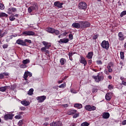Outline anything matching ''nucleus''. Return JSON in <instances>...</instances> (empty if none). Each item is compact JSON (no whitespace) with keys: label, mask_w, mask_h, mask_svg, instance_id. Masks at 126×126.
I'll use <instances>...</instances> for the list:
<instances>
[{"label":"nucleus","mask_w":126,"mask_h":126,"mask_svg":"<svg viewBox=\"0 0 126 126\" xmlns=\"http://www.w3.org/2000/svg\"><path fill=\"white\" fill-rule=\"evenodd\" d=\"M93 78H94L95 82H100V81H102L103 79H104V75L98 74L97 76H93Z\"/></svg>","instance_id":"f257e3e1"},{"label":"nucleus","mask_w":126,"mask_h":126,"mask_svg":"<svg viewBox=\"0 0 126 126\" xmlns=\"http://www.w3.org/2000/svg\"><path fill=\"white\" fill-rule=\"evenodd\" d=\"M78 8L81 10H86L87 4L84 1H81L79 3Z\"/></svg>","instance_id":"f03ea898"},{"label":"nucleus","mask_w":126,"mask_h":126,"mask_svg":"<svg viewBox=\"0 0 126 126\" xmlns=\"http://www.w3.org/2000/svg\"><path fill=\"white\" fill-rule=\"evenodd\" d=\"M14 117V114H12L11 113H5L4 116V119L5 121H8V120H12Z\"/></svg>","instance_id":"7ed1b4c3"},{"label":"nucleus","mask_w":126,"mask_h":126,"mask_svg":"<svg viewBox=\"0 0 126 126\" xmlns=\"http://www.w3.org/2000/svg\"><path fill=\"white\" fill-rule=\"evenodd\" d=\"M101 46L103 49H105V50H109L110 47V44H109V41L103 40L101 44Z\"/></svg>","instance_id":"20e7f679"},{"label":"nucleus","mask_w":126,"mask_h":126,"mask_svg":"<svg viewBox=\"0 0 126 126\" xmlns=\"http://www.w3.org/2000/svg\"><path fill=\"white\" fill-rule=\"evenodd\" d=\"M36 8H38V4H37V3H34L32 6L28 8V11L29 13H31L32 11H34V10H36Z\"/></svg>","instance_id":"39448f33"},{"label":"nucleus","mask_w":126,"mask_h":126,"mask_svg":"<svg viewBox=\"0 0 126 126\" xmlns=\"http://www.w3.org/2000/svg\"><path fill=\"white\" fill-rule=\"evenodd\" d=\"M85 109L87 110V111L91 112L92 111H95V110H96V107L94 106H91L90 105H87L85 106Z\"/></svg>","instance_id":"423d86ee"},{"label":"nucleus","mask_w":126,"mask_h":126,"mask_svg":"<svg viewBox=\"0 0 126 126\" xmlns=\"http://www.w3.org/2000/svg\"><path fill=\"white\" fill-rule=\"evenodd\" d=\"M46 98L47 97L45 95H42L40 96H37L36 97V100L38 101V103H43V102H44L46 100Z\"/></svg>","instance_id":"0eeeda50"},{"label":"nucleus","mask_w":126,"mask_h":126,"mask_svg":"<svg viewBox=\"0 0 126 126\" xmlns=\"http://www.w3.org/2000/svg\"><path fill=\"white\" fill-rule=\"evenodd\" d=\"M81 24V27L82 28H86L90 27V23L88 22H80Z\"/></svg>","instance_id":"6e6552de"},{"label":"nucleus","mask_w":126,"mask_h":126,"mask_svg":"<svg viewBox=\"0 0 126 126\" xmlns=\"http://www.w3.org/2000/svg\"><path fill=\"white\" fill-rule=\"evenodd\" d=\"M114 66V64L112 62H110L108 63L107 66V68L108 70V72H113V69H112V67Z\"/></svg>","instance_id":"1a4fd4ad"},{"label":"nucleus","mask_w":126,"mask_h":126,"mask_svg":"<svg viewBox=\"0 0 126 126\" xmlns=\"http://www.w3.org/2000/svg\"><path fill=\"white\" fill-rule=\"evenodd\" d=\"M51 126H63V123L61 121L53 122L50 123Z\"/></svg>","instance_id":"9d476101"},{"label":"nucleus","mask_w":126,"mask_h":126,"mask_svg":"<svg viewBox=\"0 0 126 126\" xmlns=\"http://www.w3.org/2000/svg\"><path fill=\"white\" fill-rule=\"evenodd\" d=\"M29 76V77H32V73L27 71L25 72V73L24 74V78L25 79V80H27V78Z\"/></svg>","instance_id":"9b49d317"},{"label":"nucleus","mask_w":126,"mask_h":126,"mask_svg":"<svg viewBox=\"0 0 126 126\" xmlns=\"http://www.w3.org/2000/svg\"><path fill=\"white\" fill-rule=\"evenodd\" d=\"M63 2L61 3L59 1H55L54 2L55 6H56V7H58L59 8H63Z\"/></svg>","instance_id":"f8f14e48"},{"label":"nucleus","mask_w":126,"mask_h":126,"mask_svg":"<svg viewBox=\"0 0 126 126\" xmlns=\"http://www.w3.org/2000/svg\"><path fill=\"white\" fill-rule=\"evenodd\" d=\"M17 44L18 45H21V46H26V43L24 41V40H22L21 39H18L16 41Z\"/></svg>","instance_id":"ddd939ff"},{"label":"nucleus","mask_w":126,"mask_h":126,"mask_svg":"<svg viewBox=\"0 0 126 126\" xmlns=\"http://www.w3.org/2000/svg\"><path fill=\"white\" fill-rule=\"evenodd\" d=\"M77 110L72 109L70 110H68L67 112V115H69V116H72L73 115H74V114H76L77 113Z\"/></svg>","instance_id":"4468645a"},{"label":"nucleus","mask_w":126,"mask_h":126,"mask_svg":"<svg viewBox=\"0 0 126 126\" xmlns=\"http://www.w3.org/2000/svg\"><path fill=\"white\" fill-rule=\"evenodd\" d=\"M42 44H43L44 46H45L44 47L45 49H50V47H51V43H49L47 41H43Z\"/></svg>","instance_id":"2eb2a0df"},{"label":"nucleus","mask_w":126,"mask_h":126,"mask_svg":"<svg viewBox=\"0 0 126 126\" xmlns=\"http://www.w3.org/2000/svg\"><path fill=\"white\" fill-rule=\"evenodd\" d=\"M105 99L107 101H110L112 99V94L111 93H108L105 95Z\"/></svg>","instance_id":"dca6fc26"},{"label":"nucleus","mask_w":126,"mask_h":126,"mask_svg":"<svg viewBox=\"0 0 126 126\" xmlns=\"http://www.w3.org/2000/svg\"><path fill=\"white\" fill-rule=\"evenodd\" d=\"M72 27H74V28H77V29L80 28L81 27V25L80 24V22L79 23H75L72 24Z\"/></svg>","instance_id":"f3484780"},{"label":"nucleus","mask_w":126,"mask_h":126,"mask_svg":"<svg viewBox=\"0 0 126 126\" xmlns=\"http://www.w3.org/2000/svg\"><path fill=\"white\" fill-rule=\"evenodd\" d=\"M69 41V39H68V38H64L61 39L58 42L59 43H64L65 44H66V43H68Z\"/></svg>","instance_id":"a211bd4d"},{"label":"nucleus","mask_w":126,"mask_h":126,"mask_svg":"<svg viewBox=\"0 0 126 126\" xmlns=\"http://www.w3.org/2000/svg\"><path fill=\"white\" fill-rule=\"evenodd\" d=\"M23 35L25 36H34L35 33L34 32H23Z\"/></svg>","instance_id":"6ab92c4d"},{"label":"nucleus","mask_w":126,"mask_h":126,"mask_svg":"<svg viewBox=\"0 0 126 126\" xmlns=\"http://www.w3.org/2000/svg\"><path fill=\"white\" fill-rule=\"evenodd\" d=\"M17 10L16 8L12 7L8 9L7 13L8 14H11L12 12H15Z\"/></svg>","instance_id":"aec40b11"},{"label":"nucleus","mask_w":126,"mask_h":126,"mask_svg":"<svg viewBox=\"0 0 126 126\" xmlns=\"http://www.w3.org/2000/svg\"><path fill=\"white\" fill-rule=\"evenodd\" d=\"M81 63H83L84 65H86L87 64V62H86V60H85V58L81 57V60L80 61Z\"/></svg>","instance_id":"412c9836"},{"label":"nucleus","mask_w":126,"mask_h":126,"mask_svg":"<svg viewBox=\"0 0 126 126\" xmlns=\"http://www.w3.org/2000/svg\"><path fill=\"white\" fill-rule=\"evenodd\" d=\"M102 118L103 119H109L110 118V114L108 112L103 113Z\"/></svg>","instance_id":"4be33fe9"},{"label":"nucleus","mask_w":126,"mask_h":126,"mask_svg":"<svg viewBox=\"0 0 126 126\" xmlns=\"http://www.w3.org/2000/svg\"><path fill=\"white\" fill-rule=\"evenodd\" d=\"M21 104H22V105H23V106H29V105H30V102H29V101H27V100H23L22 101H21Z\"/></svg>","instance_id":"5701e85b"},{"label":"nucleus","mask_w":126,"mask_h":126,"mask_svg":"<svg viewBox=\"0 0 126 126\" xmlns=\"http://www.w3.org/2000/svg\"><path fill=\"white\" fill-rule=\"evenodd\" d=\"M45 31H47V32H56V30L54 28L48 27L46 28Z\"/></svg>","instance_id":"b1692460"},{"label":"nucleus","mask_w":126,"mask_h":126,"mask_svg":"<svg viewBox=\"0 0 126 126\" xmlns=\"http://www.w3.org/2000/svg\"><path fill=\"white\" fill-rule=\"evenodd\" d=\"M118 36L119 37V40H121V41H123V40L125 39V36L124 35V34H123L122 32H120L118 33Z\"/></svg>","instance_id":"393cba45"},{"label":"nucleus","mask_w":126,"mask_h":126,"mask_svg":"<svg viewBox=\"0 0 126 126\" xmlns=\"http://www.w3.org/2000/svg\"><path fill=\"white\" fill-rule=\"evenodd\" d=\"M74 108H77V109H82V104L80 103H75L74 104Z\"/></svg>","instance_id":"a878e982"},{"label":"nucleus","mask_w":126,"mask_h":126,"mask_svg":"<svg viewBox=\"0 0 126 126\" xmlns=\"http://www.w3.org/2000/svg\"><path fill=\"white\" fill-rule=\"evenodd\" d=\"M9 87V86H8L1 87L0 88V91H1V92H4Z\"/></svg>","instance_id":"bb28decb"},{"label":"nucleus","mask_w":126,"mask_h":126,"mask_svg":"<svg viewBox=\"0 0 126 126\" xmlns=\"http://www.w3.org/2000/svg\"><path fill=\"white\" fill-rule=\"evenodd\" d=\"M93 57V52H89L87 56V58H88V59H92Z\"/></svg>","instance_id":"cd10ccee"},{"label":"nucleus","mask_w":126,"mask_h":126,"mask_svg":"<svg viewBox=\"0 0 126 126\" xmlns=\"http://www.w3.org/2000/svg\"><path fill=\"white\" fill-rule=\"evenodd\" d=\"M30 63V60L29 59H26L23 61V63L24 64H27Z\"/></svg>","instance_id":"c85d7f7f"},{"label":"nucleus","mask_w":126,"mask_h":126,"mask_svg":"<svg viewBox=\"0 0 126 126\" xmlns=\"http://www.w3.org/2000/svg\"><path fill=\"white\" fill-rule=\"evenodd\" d=\"M33 92H34V89H31L28 92V95H33Z\"/></svg>","instance_id":"c756f323"},{"label":"nucleus","mask_w":126,"mask_h":126,"mask_svg":"<svg viewBox=\"0 0 126 126\" xmlns=\"http://www.w3.org/2000/svg\"><path fill=\"white\" fill-rule=\"evenodd\" d=\"M46 48H41V51L42 53H46V54H49V50H47L46 49Z\"/></svg>","instance_id":"7c9ffc66"},{"label":"nucleus","mask_w":126,"mask_h":126,"mask_svg":"<svg viewBox=\"0 0 126 126\" xmlns=\"http://www.w3.org/2000/svg\"><path fill=\"white\" fill-rule=\"evenodd\" d=\"M60 63L62 65H63V64H64V63H65V59H64L63 58H62L60 60Z\"/></svg>","instance_id":"2f4dec72"},{"label":"nucleus","mask_w":126,"mask_h":126,"mask_svg":"<svg viewBox=\"0 0 126 126\" xmlns=\"http://www.w3.org/2000/svg\"><path fill=\"white\" fill-rule=\"evenodd\" d=\"M7 16H8V15L5 13H0V17H7Z\"/></svg>","instance_id":"473e14b6"},{"label":"nucleus","mask_w":126,"mask_h":126,"mask_svg":"<svg viewBox=\"0 0 126 126\" xmlns=\"http://www.w3.org/2000/svg\"><path fill=\"white\" fill-rule=\"evenodd\" d=\"M120 58L121 59V60H124V59H125V55H124V52H120Z\"/></svg>","instance_id":"72a5a7b5"},{"label":"nucleus","mask_w":126,"mask_h":126,"mask_svg":"<svg viewBox=\"0 0 126 126\" xmlns=\"http://www.w3.org/2000/svg\"><path fill=\"white\" fill-rule=\"evenodd\" d=\"M89 123H88L87 122H85L81 124V126H89Z\"/></svg>","instance_id":"f704fd0d"},{"label":"nucleus","mask_w":126,"mask_h":126,"mask_svg":"<svg viewBox=\"0 0 126 126\" xmlns=\"http://www.w3.org/2000/svg\"><path fill=\"white\" fill-rule=\"evenodd\" d=\"M66 86L65 83L62 84L60 86H59V88H64Z\"/></svg>","instance_id":"c9c22d12"},{"label":"nucleus","mask_w":126,"mask_h":126,"mask_svg":"<svg viewBox=\"0 0 126 126\" xmlns=\"http://www.w3.org/2000/svg\"><path fill=\"white\" fill-rule=\"evenodd\" d=\"M70 92H71L73 94H76V93H77V92H78V91H76L75 90H74L73 89H71L70 90Z\"/></svg>","instance_id":"e433bc0d"},{"label":"nucleus","mask_w":126,"mask_h":126,"mask_svg":"<svg viewBox=\"0 0 126 126\" xmlns=\"http://www.w3.org/2000/svg\"><path fill=\"white\" fill-rule=\"evenodd\" d=\"M78 117H79V113H75L74 115L73 116V118L74 119H76V118H78Z\"/></svg>","instance_id":"4c0bfd02"},{"label":"nucleus","mask_w":126,"mask_h":126,"mask_svg":"<svg viewBox=\"0 0 126 126\" xmlns=\"http://www.w3.org/2000/svg\"><path fill=\"white\" fill-rule=\"evenodd\" d=\"M126 15V10L123 11L122 12H121V14H120V16L121 17H123L124 16Z\"/></svg>","instance_id":"58836bf2"},{"label":"nucleus","mask_w":126,"mask_h":126,"mask_svg":"<svg viewBox=\"0 0 126 126\" xmlns=\"http://www.w3.org/2000/svg\"><path fill=\"white\" fill-rule=\"evenodd\" d=\"M0 9H1L2 10L4 9V5L1 3H0Z\"/></svg>","instance_id":"ea45409f"},{"label":"nucleus","mask_w":126,"mask_h":126,"mask_svg":"<svg viewBox=\"0 0 126 126\" xmlns=\"http://www.w3.org/2000/svg\"><path fill=\"white\" fill-rule=\"evenodd\" d=\"M97 91L98 89L96 87L94 88L92 90L93 93H96V92H97Z\"/></svg>","instance_id":"a19ab883"},{"label":"nucleus","mask_w":126,"mask_h":126,"mask_svg":"<svg viewBox=\"0 0 126 126\" xmlns=\"http://www.w3.org/2000/svg\"><path fill=\"white\" fill-rule=\"evenodd\" d=\"M18 125L19 126H22V125H23V121L20 120L18 123Z\"/></svg>","instance_id":"79ce46f5"},{"label":"nucleus","mask_w":126,"mask_h":126,"mask_svg":"<svg viewBox=\"0 0 126 126\" xmlns=\"http://www.w3.org/2000/svg\"><path fill=\"white\" fill-rule=\"evenodd\" d=\"M24 42L25 43L27 42L29 43V44H31V43H32V41L30 39H25Z\"/></svg>","instance_id":"37998d69"},{"label":"nucleus","mask_w":126,"mask_h":126,"mask_svg":"<svg viewBox=\"0 0 126 126\" xmlns=\"http://www.w3.org/2000/svg\"><path fill=\"white\" fill-rule=\"evenodd\" d=\"M108 88L110 90H112V89H113L114 88V86H113L112 85H109L108 87Z\"/></svg>","instance_id":"c03bdc74"},{"label":"nucleus","mask_w":126,"mask_h":126,"mask_svg":"<svg viewBox=\"0 0 126 126\" xmlns=\"http://www.w3.org/2000/svg\"><path fill=\"white\" fill-rule=\"evenodd\" d=\"M9 19L11 21H13L14 20H15V18H14V16H11L9 17Z\"/></svg>","instance_id":"a18cd8bd"},{"label":"nucleus","mask_w":126,"mask_h":126,"mask_svg":"<svg viewBox=\"0 0 126 126\" xmlns=\"http://www.w3.org/2000/svg\"><path fill=\"white\" fill-rule=\"evenodd\" d=\"M104 72L107 75H109V72L108 70H107V69H105Z\"/></svg>","instance_id":"49530a36"},{"label":"nucleus","mask_w":126,"mask_h":126,"mask_svg":"<svg viewBox=\"0 0 126 126\" xmlns=\"http://www.w3.org/2000/svg\"><path fill=\"white\" fill-rule=\"evenodd\" d=\"M20 67H21L22 68H25L27 67V66L25 64H22L20 65Z\"/></svg>","instance_id":"de8ad7c7"},{"label":"nucleus","mask_w":126,"mask_h":126,"mask_svg":"<svg viewBox=\"0 0 126 126\" xmlns=\"http://www.w3.org/2000/svg\"><path fill=\"white\" fill-rule=\"evenodd\" d=\"M2 78H4L3 73L0 74V79H2Z\"/></svg>","instance_id":"09e8293b"},{"label":"nucleus","mask_w":126,"mask_h":126,"mask_svg":"<svg viewBox=\"0 0 126 126\" xmlns=\"http://www.w3.org/2000/svg\"><path fill=\"white\" fill-rule=\"evenodd\" d=\"M66 34H67L66 32H65V33H62V34H61V35H59V36H58V37H59V38H63V35H66Z\"/></svg>","instance_id":"8fccbe9b"},{"label":"nucleus","mask_w":126,"mask_h":126,"mask_svg":"<svg viewBox=\"0 0 126 126\" xmlns=\"http://www.w3.org/2000/svg\"><path fill=\"white\" fill-rule=\"evenodd\" d=\"M98 34H95L94 35L93 37V39H94V40H96V39H97V38H98Z\"/></svg>","instance_id":"3c124183"},{"label":"nucleus","mask_w":126,"mask_h":126,"mask_svg":"<svg viewBox=\"0 0 126 126\" xmlns=\"http://www.w3.org/2000/svg\"><path fill=\"white\" fill-rule=\"evenodd\" d=\"M69 39H70V40L73 39V35L72 34L69 35Z\"/></svg>","instance_id":"603ef678"},{"label":"nucleus","mask_w":126,"mask_h":126,"mask_svg":"<svg viewBox=\"0 0 126 126\" xmlns=\"http://www.w3.org/2000/svg\"><path fill=\"white\" fill-rule=\"evenodd\" d=\"M15 119H17L18 120H19L21 119V116L20 115H16L15 116Z\"/></svg>","instance_id":"864d4df0"},{"label":"nucleus","mask_w":126,"mask_h":126,"mask_svg":"<svg viewBox=\"0 0 126 126\" xmlns=\"http://www.w3.org/2000/svg\"><path fill=\"white\" fill-rule=\"evenodd\" d=\"M74 53H73V52H70L69 53V59H70V58H71V57H72V55H74Z\"/></svg>","instance_id":"5fc2aeb1"},{"label":"nucleus","mask_w":126,"mask_h":126,"mask_svg":"<svg viewBox=\"0 0 126 126\" xmlns=\"http://www.w3.org/2000/svg\"><path fill=\"white\" fill-rule=\"evenodd\" d=\"M7 47H8V45H7V44H3L2 45V48L3 49H6L7 48Z\"/></svg>","instance_id":"6e6d98bb"},{"label":"nucleus","mask_w":126,"mask_h":126,"mask_svg":"<svg viewBox=\"0 0 126 126\" xmlns=\"http://www.w3.org/2000/svg\"><path fill=\"white\" fill-rule=\"evenodd\" d=\"M97 64H102V61L98 60L96 61Z\"/></svg>","instance_id":"4d7b16f0"},{"label":"nucleus","mask_w":126,"mask_h":126,"mask_svg":"<svg viewBox=\"0 0 126 126\" xmlns=\"http://www.w3.org/2000/svg\"><path fill=\"white\" fill-rule=\"evenodd\" d=\"M3 74H4V77L8 76V73L4 72L3 73Z\"/></svg>","instance_id":"13d9d810"},{"label":"nucleus","mask_w":126,"mask_h":126,"mask_svg":"<svg viewBox=\"0 0 126 126\" xmlns=\"http://www.w3.org/2000/svg\"><path fill=\"white\" fill-rule=\"evenodd\" d=\"M4 35V33H1V32H0V38H2Z\"/></svg>","instance_id":"bf43d9fd"},{"label":"nucleus","mask_w":126,"mask_h":126,"mask_svg":"<svg viewBox=\"0 0 126 126\" xmlns=\"http://www.w3.org/2000/svg\"><path fill=\"white\" fill-rule=\"evenodd\" d=\"M63 106L64 107V108H67V107H68V104H63Z\"/></svg>","instance_id":"052dcab7"},{"label":"nucleus","mask_w":126,"mask_h":126,"mask_svg":"<svg viewBox=\"0 0 126 126\" xmlns=\"http://www.w3.org/2000/svg\"><path fill=\"white\" fill-rule=\"evenodd\" d=\"M122 125H123V126H125V125H126V120H124V121H123V122H122Z\"/></svg>","instance_id":"680f3d73"},{"label":"nucleus","mask_w":126,"mask_h":126,"mask_svg":"<svg viewBox=\"0 0 126 126\" xmlns=\"http://www.w3.org/2000/svg\"><path fill=\"white\" fill-rule=\"evenodd\" d=\"M53 89H56V90H58L59 89V86H56L53 87Z\"/></svg>","instance_id":"e2e57ef3"},{"label":"nucleus","mask_w":126,"mask_h":126,"mask_svg":"<svg viewBox=\"0 0 126 126\" xmlns=\"http://www.w3.org/2000/svg\"><path fill=\"white\" fill-rule=\"evenodd\" d=\"M63 81L62 80L58 81V83H59V84H61V83H63Z\"/></svg>","instance_id":"0e129e2a"},{"label":"nucleus","mask_w":126,"mask_h":126,"mask_svg":"<svg viewBox=\"0 0 126 126\" xmlns=\"http://www.w3.org/2000/svg\"><path fill=\"white\" fill-rule=\"evenodd\" d=\"M122 84H123V85H125V86H126V82L125 81H122Z\"/></svg>","instance_id":"69168bd1"},{"label":"nucleus","mask_w":126,"mask_h":126,"mask_svg":"<svg viewBox=\"0 0 126 126\" xmlns=\"http://www.w3.org/2000/svg\"><path fill=\"white\" fill-rule=\"evenodd\" d=\"M108 78H109V79H112V76L109 75V76H108Z\"/></svg>","instance_id":"338daca9"},{"label":"nucleus","mask_w":126,"mask_h":126,"mask_svg":"<svg viewBox=\"0 0 126 126\" xmlns=\"http://www.w3.org/2000/svg\"><path fill=\"white\" fill-rule=\"evenodd\" d=\"M48 125H49V123H45L44 124V126H48Z\"/></svg>","instance_id":"774afa93"}]
</instances>
